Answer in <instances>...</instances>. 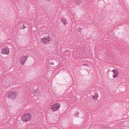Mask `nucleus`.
<instances>
[{"label": "nucleus", "mask_w": 129, "mask_h": 129, "mask_svg": "<svg viewBox=\"0 0 129 129\" xmlns=\"http://www.w3.org/2000/svg\"><path fill=\"white\" fill-rule=\"evenodd\" d=\"M79 114V113L77 112H76L75 113V115H78Z\"/></svg>", "instance_id": "obj_11"}, {"label": "nucleus", "mask_w": 129, "mask_h": 129, "mask_svg": "<svg viewBox=\"0 0 129 129\" xmlns=\"http://www.w3.org/2000/svg\"><path fill=\"white\" fill-rule=\"evenodd\" d=\"M84 65L86 66H87V64H84Z\"/></svg>", "instance_id": "obj_14"}, {"label": "nucleus", "mask_w": 129, "mask_h": 129, "mask_svg": "<svg viewBox=\"0 0 129 129\" xmlns=\"http://www.w3.org/2000/svg\"><path fill=\"white\" fill-rule=\"evenodd\" d=\"M112 72H113V78L116 77L118 76V73L116 69L113 70L112 71Z\"/></svg>", "instance_id": "obj_7"}, {"label": "nucleus", "mask_w": 129, "mask_h": 129, "mask_svg": "<svg viewBox=\"0 0 129 129\" xmlns=\"http://www.w3.org/2000/svg\"><path fill=\"white\" fill-rule=\"evenodd\" d=\"M51 64H54V62H51V63H50Z\"/></svg>", "instance_id": "obj_12"}, {"label": "nucleus", "mask_w": 129, "mask_h": 129, "mask_svg": "<svg viewBox=\"0 0 129 129\" xmlns=\"http://www.w3.org/2000/svg\"><path fill=\"white\" fill-rule=\"evenodd\" d=\"M76 4L78 5L82 3V1L81 0H76Z\"/></svg>", "instance_id": "obj_9"}, {"label": "nucleus", "mask_w": 129, "mask_h": 129, "mask_svg": "<svg viewBox=\"0 0 129 129\" xmlns=\"http://www.w3.org/2000/svg\"><path fill=\"white\" fill-rule=\"evenodd\" d=\"M61 21L64 24H66L67 21L66 19L65 18H62L61 19Z\"/></svg>", "instance_id": "obj_8"}, {"label": "nucleus", "mask_w": 129, "mask_h": 129, "mask_svg": "<svg viewBox=\"0 0 129 129\" xmlns=\"http://www.w3.org/2000/svg\"><path fill=\"white\" fill-rule=\"evenodd\" d=\"M28 57V56H25L22 57L21 58L20 60V61L21 63L23 64L26 62Z\"/></svg>", "instance_id": "obj_6"}, {"label": "nucleus", "mask_w": 129, "mask_h": 129, "mask_svg": "<svg viewBox=\"0 0 129 129\" xmlns=\"http://www.w3.org/2000/svg\"><path fill=\"white\" fill-rule=\"evenodd\" d=\"M26 27L25 26H24V27L23 28H22L23 29V28H25Z\"/></svg>", "instance_id": "obj_13"}, {"label": "nucleus", "mask_w": 129, "mask_h": 129, "mask_svg": "<svg viewBox=\"0 0 129 129\" xmlns=\"http://www.w3.org/2000/svg\"><path fill=\"white\" fill-rule=\"evenodd\" d=\"M17 94V92L15 91H12L10 92L7 97L10 99H14L16 97V95Z\"/></svg>", "instance_id": "obj_2"}, {"label": "nucleus", "mask_w": 129, "mask_h": 129, "mask_svg": "<svg viewBox=\"0 0 129 129\" xmlns=\"http://www.w3.org/2000/svg\"><path fill=\"white\" fill-rule=\"evenodd\" d=\"M60 107V105L59 104H55L52 105L50 107L51 109L53 111H55L58 110Z\"/></svg>", "instance_id": "obj_3"}, {"label": "nucleus", "mask_w": 129, "mask_h": 129, "mask_svg": "<svg viewBox=\"0 0 129 129\" xmlns=\"http://www.w3.org/2000/svg\"><path fill=\"white\" fill-rule=\"evenodd\" d=\"M9 50L7 48H3L2 50V53L4 54H8L9 53Z\"/></svg>", "instance_id": "obj_4"}, {"label": "nucleus", "mask_w": 129, "mask_h": 129, "mask_svg": "<svg viewBox=\"0 0 129 129\" xmlns=\"http://www.w3.org/2000/svg\"><path fill=\"white\" fill-rule=\"evenodd\" d=\"M31 115L29 113L24 114L21 118V120L23 122H26L30 120Z\"/></svg>", "instance_id": "obj_1"}, {"label": "nucleus", "mask_w": 129, "mask_h": 129, "mask_svg": "<svg viewBox=\"0 0 129 129\" xmlns=\"http://www.w3.org/2000/svg\"><path fill=\"white\" fill-rule=\"evenodd\" d=\"M97 95H98L95 94L94 96H92V97L94 100H95L97 99V98L98 97Z\"/></svg>", "instance_id": "obj_10"}, {"label": "nucleus", "mask_w": 129, "mask_h": 129, "mask_svg": "<svg viewBox=\"0 0 129 129\" xmlns=\"http://www.w3.org/2000/svg\"><path fill=\"white\" fill-rule=\"evenodd\" d=\"M50 38L49 37L47 38H44L41 39V41L44 44H46L50 41Z\"/></svg>", "instance_id": "obj_5"}]
</instances>
